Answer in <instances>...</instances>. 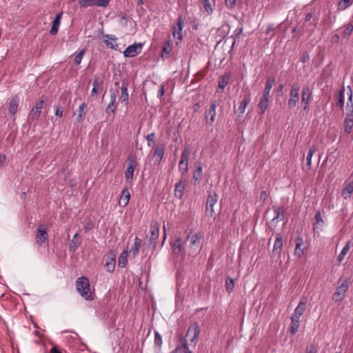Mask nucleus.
<instances>
[{"mask_svg": "<svg viewBox=\"0 0 353 353\" xmlns=\"http://www.w3.org/2000/svg\"><path fill=\"white\" fill-rule=\"evenodd\" d=\"M75 286L79 294L85 300L92 301L94 295L90 290L89 279L86 276H81L75 281Z\"/></svg>", "mask_w": 353, "mask_h": 353, "instance_id": "nucleus-1", "label": "nucleus"}, {"mask_svg": "<svg viewBox=\"0 0 353 353\" xmlns=\"http://www.w3.org/2000/svg\"><path fill=\"white\" fill-rule=\"evenodd\" d=\"M348 281L347 279L341 278L338 282V287L332 296V299L335 302L341 301L347 291L348 290Z\"/></svg>", "mask_w": 353, "mask_h": 353, "instance_id": "nucleus-2", "label": "nucleus"}, {"mask_svg": "<svg viewBox=\"0 0 353 353\" xmlns=\"http://www.w3.org/2000/svg\"><path fill=\"white\" fill-rule=\"evenodd\" d=\"M201 332L199 324L194 321L191 323L187 330L185 337H188L190 340V344L196 345L198 342L199 336Z\"/></svg>", "mask_w": 353, "mask_h": 353, "instance_id": "nucleus-3", "label": "nucleus"}, {"mask_svg": "<svg viewBox=\"0 0 353 353\" xmlns=\"http://www.w3.org/2000/svg\"><path fill=\"white\" fill-rule=\"evenodd\" d=\"M300 87L298 83H293L290 91V97L288 101V107L289 109H294L299 101Z\"/></svg>", "mask_w": 353, "mask_h": 353, "instance_id": "nucleus-4", "label": "nucleus"}, {"mask_svg": "<svg viewBox=\"0 0 353 353\" xmlns=\"http://www.w3.org/2000/svg\"><path fill=\"white\" fill-rule=\"evenodd\" d=\"M137 166V158L132 154L128 157V165L125 172V179L127 181L132 182L134 177V172Z\"/></svg>", "mask_w": 353, "mask_h": 353, "instance_id": "nucleus-5", "label": "nucleus"}, {"mask_svg": "<svg viewBox=\"0 0 353 353\" xmlns=\"http://www.w3.org/2000/svg\"><path fill=\"white\" fill-rule=\"evenodd\" d=\"M189 151L187 148H185L181 156V159L179 163V170L181 174V179H186V176L188 172V158H189Z\"/></svg>", "mask_w": 353, "mask_h": 353, "instance_id": "nucleus-6", "label": "nucleus"}, {"mask_svg": "<svg viewBox=\"0 0 353 353\" xmlns=\"http://www.w3.org/2000/svg\"><path fill=\"white\" fill-rule=\"evenodd\" d=\"M42 98H43V97H42ZM45 102L46 100H44L43 99H41L40 100L36 102L34 106L30 110L28 114V121H34L39 119L41 114V110L43 108Z\"/></svg>", "mask_w": 353, "mask_h": 353, "instance_id": "nucleus-7", "label": "nucleus"}, {"mask_svg": "<svg viewBox=\"0 0 353 353\" xmlns=\"http://www.w3.org/2000/svg\"><path fill=\"white\" fill-rule=\"evenodd\" d=\"M218 194L215 192H210L206 201L205 212L208 216L213 217L215 214L214 205L217 203Z\"/></svg>", "mask_w": 353, "mask_h": 353, "instance_id": "nucleus-8", "label": "nucleus"}, {"mask_svg": "<svg viewBox=\"0 0 353 353\" xmlns=\"http://www.w3.org/2000/svg\"><path fill=\"white\" fill-rule=\"evenodd\" d=\"M159 223L157 221H152L149 232V245L154 248L157 245V240L159 236Z\"/></svg>", "mask_w": 353, "mask_h": 353, "instance_id": "nucleus-9", "label": "nucleus"}, {"mask_svg": "<svg viewBox=\"0 0 353 353\" xmlns=\"http://www.w3.org/2000/svg\"><path fill=\"white\" fill-rule=\"evenodd\" d=\"M177 342L176 347L170 353H193L189 348L188 340L185 337L180 335Z\"/></svg>", "mask_w": 353, "mask_h": 353, "instance_id": "nucleus-10", "label": "nucleus"}, {"mask_svg": "<svg viewBox=\"0 0 353 353\" xmlns=\"http://www.w3.org/2000/svg\"><path fill=\"white\" fill-rule=\"evenodd\" d=\"M219 105L216 100L212 101L209 108L205 112V120L206 123L212 125L215 121L216 109Z\"/></svg>", "mask_w": 353, "mask_h": 353, "instance_id": "nucleus-11", "label": "nucleus"}, {"mask_svg": "<svg viewBox=\"0 0 353 353\" xmlns=\"http://www.w3.org/2000/svg\"><path fill=\"white\" fill-rule=\"evenodd\" d=\"M110 0H80L79 5L81 8H86L91 6L105 8L109 5Z\"/></svg>", "mask_w": 353, "mask_h": 353, "instance_id": "nucleus-12", "label": "nucleus"}, {"mask_svg": "<svg viewBox=\"0 0 353 353\" xmlns=\"http://www.w3.org/2000/svg\"><path fill=\"white\" fill-rule=\"evenodd\" d=\"M165 151V143H158L153 152L152 159L154 164L159 165L161 162Z\"/></svg>", "mask_w": 353, "mask_h": 353, "instance_id": "nucleus-13", "label": "nucleus"}, {"mask_svg": "<svg viewBox=\"0 0 353 353\" xmlns=\"http://www.w3.org/2000/svg\"><path fill=\"white\" fill-rule=\"evenodd\" d=\"M48 239V234L43 225H40L35 235V244L42 246Z\"/></svg>", "mask_w": 353, "mask_h": 353, "instance_id": "nucleus-14", "label": "nucleus"}, {"mask_svg": "<svg viewBox=\"0 0 353 353\" xmlns=\"http://www.w3.org/2000/svg\"><path fill=\"white\" fill-rule=\"evenodd\" d=\"M143 45L141 43H134L126 48L123 52L125 57H134L141 53Z\"/></svg>", "mask_w": 353, "mask_h": 353, "instance_id": "nucleus-15", "label": "nucleus"}, {"mask_svg": "<svg viewBox=\"0 0 353 353\" xmlns=\"http://www.w3.org/2000/svg\"><path fill=\"white\" fill-rule=\"evenodd\" d=\"M172 254L176 256L185 254V248L181 237H177L171 245Z\"/></svg>", "mask_w": 353, "mask_h": 353, "instance_id": "nucleus-16", "label": "nucleus"}, {"mask_svg": "<svg viewBox=\"0 0 353 353\" xmlns=\"http://www.w3.org/2000/svg\"><path fill=\"white\" fill-rule=\"evenodd\" d=\"M116 257L117 255L114 251L111 250L108 253L104 264V268L107 272L111 273L114 272L116 265Z\"/></svg>", "mask_w": 353, "mask_h": 353, "instance_id": "nucleus-17", "label": "nucleus"}, {"mask_svg": "<svg viewBox=\"0 0 353 353\" xmlns=\"http://www.w3.org/2000/svg\"><path fill=\"white\" fill-rule=\"evenodd\" d=\"M103 85V79L99 75H95L92 82V89L91 91V97H97L99 92L102 90Z\"/></svg>", "mask_w": 353, "mask_h": 353, "instance_id": "nucleus-18", "label": "nucleus"}, {"mask_svg": "<svg viewBox=\"0 0 353 353\" xmlns=\"http://www.w3.org/2000/svg\"><path fill=\"white\" fill-rule=\"evenodd\" d=\"M311 97L312 91L308 87L303 88L301 92V104L304 110L309 108Z\"/></svg>", "mask_w": 353, "mask_h": 353, "instance_id": "nucleus-19", "label": "nucleus"}, {"mask_svg": "<svg viewBox=\"0 0 353 353\" xmlns=\"http://www.w3.org/2000/svg\"><path fill=\"white\" fill-rule=\"evenodd\" d=\"M117 108V94L114 91L110 90V101L105 108L106 114L109 116L114 114Z\"/></svg>", "mask_w": 353, "mask_h": 353, "instance_id": "nucleus-20", "label": "nucleus"}, {"mask_svg": "<svg viewBox=\"0 0 353 353\" xmlns=\"http://www.w3.org/2000/svg\"><path fill=\"white\" fill-rule=\"evenodd\" d=\"M184 26V21L181 17L177 18L176 25L173 26L172 34L174 37H176L178 40L181 41L183 39L182 30Z\"/></svg>", "mask_w": 353, "mask_h": 353, "instance_id": "nucleus-21", "label": "nucleus"}, {"mask_svg": "<svg viewBox=\"0 0 353 353\" xmlns=\"http://www.w3.org/2000/svg\"><path fill=\"white\" fill-rule=\"evenodd\" d=\"M172 51V42L171 40H166L162 46L161 57L163 60H166L171 56Z\"/></svg>", "mask_w": 353, "mask_h": 353, "instance_id": "nucleus-22", "label": "nucleus"}, {"mask_svg": "<svg viewBox=\"0 0 353 353\" xmlns=\"http://www.w3.org/2000/svg\"><path fill=\"white\" fill-rule=\"evenodd\" d=\"M19 105V97L17 95L12 97L10 99L8 107V112L12 117L14 118L16 113L18 111Z\"/></svg>", "mask_w": 353, "mask_h": 353, "instance_id": "nucleus-23", "label": "nucleus"}, {"mask_svg": "<svg viewBox=\"0 0 353 353\" xmlns=\"http://www.w3.org/2000/svg\"><path fill=\"white\" fill-rule=\"evenodd\" d=\"M283 248V237L281 234L277 233L276 234V239L274 243V247L272 250L273 256H280Z\"/></svg>", "mask_w": 353, "mask_h": 353, "instance_id": "nucleus-24", "label": "nucleus"}, {"mask_svg": "<svg viewBox=\"0 0 353 353\" xmlns=\"http://www.w3.org/2000/svg\"><path fill=\"white\" fill-rule=\"evenodd\" d=\"M294 255L300 259L304 253L305 248L303 239L301 236H296L295 240Z\"/></svg>", "mask_w": 353, "mask_h": 353, "instance_id": "nucleus-25", "label": "nucleus"}, {"mask_svg": "<svg viewBox=\"0 0 353 353\" xmlns=\"http://www.w3.org/2000/svg\"><path fill=\"white\" fill-rule=\"evenodd\" d=\"M272 209L274 214V216L272 219V221L276 220L277 221H281L284 219V214L286 211V208H285V206L274 205L272 206Z\"/></svg>", "mask_w": 353, "mask_h": 353, "instance_id": "nucleus-26", "label": "nucleus"}, {"mask_svg": "<svg viewBox=\"0 0 353 353\" xmlns=\"http://www.w3.org/2000/svg\"><path fill=\"white\" fill-rule=\"evenodd\" d=\"M185 179L181 180L176 183L174 187V196L178 199H182L183 196V192L185 188Z\"/></svg>", "mask_w": 353, "mask_h": 353, "instance_id": "nucleus-27", "label": "nucleus"}, {"mask_svg": "<svg viewBox=\"0 0 353 353\" xmlns=\"http://www.w3.org/2000/svg\"><path fill=\"white\" fill-rule=\"evenodd\" d=\"M195 170L193 172V180L194 181V183L197 182H200L202 178L203 173V165L201 162L197 161L194 164Z\"/></svg>", "mask_w": 353, "mask_h": 353, "instance_id": "nucleus-28", "label": "nucleus"}, {"mask_svg": "<svg viewBox=\"0 0 353 353\" xmlns=\"http://www.w3.org/2000/svg\"><path fill=\"white\" fill-rule=\"evenodd\" d=\"M62 14H63V12H60V13L57 14L55 16V18L54 19V20L52 21V27L50 30V33L51 35H55L57 34L59 28L60 26Z\"/></svg>", "mask_w": 353, "mask_h": 353, "instance_id": "nucleus-29", "label": "nucleus"}, {"mask_svg": "<svg viewBox=\"0 0 353 353\" xmlns=\"http://www.w3.org/2000/svg\"><path fill=\"white\" fill-rule=\"evenodd\" d=\"M200 239L201 235H199L198 233L190 232L186 237V241H190V246L195 247L196 248L199 245Z\"/></svg>", "mask_w": 353, "mask_h": 353, "instance_id": "nucleus-30", "label": "nucleus"}, {"mask_svg": "<svg viewBox=\"0 0 353 353\" xmlns=\"http://www.w3.org/2000/svg\"><path fill=\"white\" fill-rule=\"evenodd\" d=\"M350 93L349 99L345 106V114L346 117H353V103H352V91L350 86H348Z\"/></svg>", "mask_w": 353, "mask_h": 353, "instance_id": "nucleus-31", "label": "nucleus"}, {"mask_svg": "<svg viewBox=\"0 0 353 353\" xmlns=\"http://www.w3.org/2000/svg\"><path fill=\"white\" fill-rule=\"evenodd\" d=\"M128 86V83L127 81L122 82V85L121 87V96L119 97V101H121V102L125 103H127L129 101Z\"/></svg>", "mask_w": 353, "mask_h": 353, "instance_id": "nucleus-32", "label": "nucleus"}, {"mask_svg": "<svg viewBox=\"0 0 353 353\" xmlns=\"http://www.w3.org/2000/svg\"><path fill=\"white\" fill-rule=\"evenodd\" d=\"M130 193L128 188H125L121 192V194L120 196L119 205L121 207H125L130 201Z\"/></svg>", "mask_w": 353, "mask_h": 353, "instance_id": "nucleus-33", "label": "nucleus"}, {"mask_svg": "<svg viewBox=\"0 0 353 353\" xmlns=\"http://www.w3.org/2000/svg\"><path fill=\"white\" fill-rule=\"evenodd\" d=\"M141 244L142 240L139 237L136 236L134 239V244L130 250V253L132 255L134 258L138 255L139 250L141 247Z\"/></svg>", "mask_w": 353, "mask_h": 353, "instance_id": "nucleus-34", "label": "nucleus"}, {"mask_svg": "<svg viewBox=\"0 0 353 353\" xmlns=\"http://www.w3.org/2000/svg\"><path fill=\"white\" fill-rule=\"evenodd\" d=\"M344 94H345V88H341L338 94L335 98L334 105L337 107H339L341 110L343 108L344 106Z\"/></svg>", "mask_w": 353, "mask_h": 353, "instance_id": "nucleus-35", "label": "nucleus"}, {"mask_svg": "<svg viewBox=\"0 0 353 353\" xmlns=\"http://www.w3.org/2000/svg\"><path fill=\"white\" fill-rule=\"evenodd\" d=\"M104 37L110 39L104 41L106 46L110 49L117 50L118 45L116 43V41L117 38L113 34H105Z\"/></svg>", "mask_w": 353, "mask_h": 353, "instance_id": "nucleus-36", "label": "nucleus"}, {"mask_svg": "<svg viewBox=\"0 0 353 353\" xmlns=\"http://www.w3.org/2000/svg\"><path fill=\"white\" fill-rule=\"evenodd\" d=\"M305 303L303 301H300L297 307L295 308L294 313L292 315V318L299 319L300 317L303 315L304 311L305 310Z\"/></svg>", "mask_w": 353, "mask_h": 353, "instance_id": "nucleus-37", "label": "nucleus"}, {"mask_svg": "<svg viewBox=\"0 0 353 353\" xmlns=\"http://www.w3.org/2000/svg\"><path fill=\"white\" fill-rule=\"evenodd\" d=\"M87 104L86 103L83 102L82 103L78 110H77V121L78 123H81L83 121L84 119H85V114H86V108H87Z\"/></svg>", "mask_w": 353, "mask_h": 353, "instance_id": "nucleus-38", "label": "nucleus"}, {"mask_svg": "<svg viewBox=\"0 0 353 353\" xmlns=\"http://www.w3.org/2000/svg\"><path fill=\"white\" fill-rule=\"evenodd\" d=\"M269 97L263 96L258 104L257 111L259 114H263L267 110Z\"/></svg>", "mask_w": 353, "mask_h": 353, "instance_id": "nucleus-39", "label": "nucleus"}, {"mask_svg": "<svg viewBox=\"0 0 353 353\" xmlns=\"http://www.w3.org/2000/svg\"><path fill=\"white\" fill-rule=\"evenodd\" d=\"M275 83V79L273 77H268L265 81V86L263 92V96L270 97V92L273 85Z\"/></svg>", "mask_w": 353, "mask_h": 353, "instance_id": "nucleus-40", "label": "nucleus"}, {"mask_svg": "<svg viewBox=\"0 0 353 353\" xmlns=\"http://www.w3.org/2000/svg\"><path fill=\"white\" fill-rule=\"evenodd\" d=\"M353 192V181L345 183V188L341 192V195L345 199L350 198Z\"/></svg>", "mask_w": 353, "mask_h": 353, "instance_id": "nucleus-41", "label": "nucleus"}, {"mask_svg": "<svg viewBox=\"0 0 353 353\" xmlns=\"http://www.w3.org/2000/svg\"><path fill=\"white\" fill-rule=\"evenodd\" d=\"M231 78V74L229 72L224 73L218 81L219 88L223 90L226 85L229 83V81Z\"/></svg>", "mask_w": 353, "mask_h": 353, "instance_id": "nucleus-42", "label": "nucleus"}, {"mask_svg": "<svg viewBox=\"0 0 353 353\" xmlns=\"http://www.w3.org/2000/svg\"><path fill=\"white\" fill-rule=\"evenodd\" d=\"M352 242L351 241H348L345 246L343 248L341 252H340L339 255L338 256V261L339 263H341V261L344 259L345 256L347 254V253L350 251L351 248V245Z\"/></svg>", "mask_w": 353, "mask_h": 353, "instance_id": "nucleus-43", "label": "nucleus"}, {"mask_svg": "<svg viewBox=\"0 0 353 353\" xmlns=\"http://www.w3.org/2000/svg\"><path fill=\"white\" fill-rule=\"evenodd\" d=\"M251 98L250 94H245L243 97V101L241 102L240 105L239 107L238 110L239 111L240 114H242L245 112V108L248 106V105L250 103Z\"/></svg>", "mask_w": 353, "mask_h": 353, "instance_id": "nucleus-44", "label": "nucleus"}, {"mask_svg": "<svg viewBox=\"0 0 353 353\" xmlns=\"http://www.w3.org/2000/svg\"><path fill=\"white\" fill-rule=\"evenodd\" d=\"M344 132L346 134H350L353 131V117H346L344 121Z\"/></svg>", "mask_w": 353, "mask_h": 353, "instance_id": "nucleus-45", "label": "nucleus"}, {"mask_svg": "<svg viewBox=\"0 0 353 353\" xmlns=\"http://www.w3.org/2000/svg\"><path fill=\"white\" fill-rule=\"evenodd\" d=\"M80 236H79L78 233H76L71 240V242L69 245V250L70 251H76V250L78 248L79 245L81 243V241H79Z\"/></svg>", "mask_w": 353, "mask_h": 353, "instance_id": "nucleus-46", "label": "nucleus"}, {"mask_svg": "<svg viewBox=\"0 0 353 353\" xmlns=\"http://www.w3.org/2000/svg\"><path fill=\"white\" fill-rule=\"evenodd\" d=\"M353 4V0H340L337 5L339 11L345 10L346 8Z\"/></svg>", "mask_w": 353, "mask_h": 353, "instance_id": "nucleus-47", "label": "nucleus"}, {"mask_svg": "<svg viewBox=\"0 0 353 353\" xmlns=\"http://www.w3.org/2000/svg\"><path fill=\"white\" fill-rule=\"evenodd\" d=\"M299 319H294L291 317V323L289 328L290 332L292 334H294L299 330Z\"/></svg>", "mask_w": 353, "mask_h": 353, "instance_id": "nucleus-48", "label": "nucleus"}, {"mask_svg": "<svg viewBox=\"0 0 353 353\" xmlns=\"http://www.w3.org/2000/svg\"><path fill=\"white\" fill-rule=\"evenodd\" d=\"M316 152V147L314 145L311 146L309 148L307 157H306V165L308 169L311 168L312 165V158L313 157L314 153Z\"/></svg>", "mask_w": 353, "mask_h": 353, "instance_id": "nucleus-49", "label": "nucleus"}, {"mask_svg": "<svg viewBox=\"0 0 353 353\" xmlns=\"http://www.w3.org/2000/svg\"><path fill=\"white\" fill-rule=\"evenodd\" d=\"M128 263V252L124 250L121 254L118 260V265L120 268H124Z\"/></svg>", "mask_w": 353, "mask_h": 353, "instance_id": "nucleus-50", "label": "nucleus"}, {"mask_svg": "<svg viewBox=\"0 0 353 353\" xmlns=\"http://www.w3.org/2000/svg\"><path fill=\"white\" fill-rule=\"evenodd\" d=\"M86 51H87L86 48H84L81 49L78 52V53L76 54V56L74 59V64H75L76 65H79L81 63Z\"/></svg>", "mask_w": 353, "mask_h": 353, "instance_id": "nucleus-51", "label": "nucleus"}, {"mask_svg": "<svg viewBox=\"0 0 353 353\" xmlns=\"http://www.w3.org/2000/svg\"><path fill=\"white\" fill-rule=\"evenodd\" d=\"M203 8L208 15L213 13L214 9L210 0H202Z\"/></svg>", "mask_w": 353, "mask_h": 353, "instance_id": "nucleus-52", "label": "nucleus"}, {"mask_svg": "<svg viewBox=\"0 0 353 353\" xmlns=\"http://www.w3.org/2000/svg\"><path fill=\"white\" fill-rule=\"evenodd\" d=\"M234 288V281L233 279L228 276L225 280V289L228 293H231Z\"/></svg>", "mask_w": 353, "mask_h": 353, "instance_id": "nucleus-53", "label": "nucleus"}, {"mask_svg": "<svg viewBox=\"0 0 353 353\" xmlns=\"http://www.w3.org/2000/svg\"><path fill=\"white\" fill-rule=\"evenodd\" d=\"M146 140L148 141V145L149 147L154 146V139H155V133L152 132L146 136Z\"/></svg>", "mask_w": 353, "mask_h": 353, "instance_id": "nucleus-54", "label": "nucleus"}, {"mask_svg": "<svg viewBox=\"0 0 353 353\" xmlns=\"http://www.w3.org/2000/svg\"><path fill=\"white\" fill-rule=\"evenodd\" d=\"M154 344L158 346V347H161V345H162V338H161V334L155 331L154 332Z\"/></svg>", "mask_w": 353, "mask_h": 353, "instance_id": "nucleus-55", "label": "nucleus"}, {"mask_svg": "<svg viewBox=\"0 0 353 353\" xmlns=\"http://www.w3.org/2000/svg\"><path fill=\"white\" fill-rule=\"evenodd\" d=\"M315 221H316V224H318L321 226L323 225V218L321 216V214L319 211L316 212V214H315Z\"/></svg>", "mask_w": 353, "mask_h": 353, "instance_id": "nucleus-56", "label": "nucleus"}, {"mask_svg": "<svg viewBox=\"0 0 353 353\" xmlns=\"http://www.w3.org/2000/svg\"><path fill=\"white\" fill-rule=\"evenodd\" d=\"M93 226H94V224H93L92 221L91 220H89L85 223V225L83 226V230L85 232H88L93 228Z\"/></svg>", "mask_w": 353, "mask_h": 353, "instance_id": "nucleus-57", "label": "nucleus"}, {"mask_svg": "<svg viewBox=\"0 0 353 353\" xmlns=\"http://www.w3.org/2000/svg\"><path fill=\"white\" fill-rule=\"evenodd\" d=\"M243 32V28H236L234 31V33L231 36V38L233 39V40H236L239 36L241 34V33Z\"/></svg>", "mask_w": 353, "mask_h": 353, "instance_id": "nucleus-58", "label": "nucleus"}, {"mask_svg": "<svg viewBox=\"0 0 353 353\" xmlns=\"http://www.w3.org/2000/svg\"><path fill=\"white\" fill-rule=\"evenodd\" d=\"M164 94H165V85H164V83H162L159 89L157 97L159 99H162L163 97L164 96Z\"/></svg>", "mask_w": 353, "mask_h": 353, "instance_id": "nucleus-59", "label": "nucleus"}, {"mask_svg": "<svg viewBox=\"0 0 353 353\" xmlns=\"http://www.w3.org/2000/svg\"><path fill=\"white\" fill-rule=\"evenodd\" d=\"M225 4L228 8L232 9L236 5V0H225Z\"/></svg>", "mask_w": 353, "mask_h": 353, "instance_id": "nucleus-60", "label": "nucleus"}, {"mask_svg": "<svg viewBox=\"0 0 353 353\" xmlns=\"http://www.w3.org/2000/svg\"><path fill=\"white\" fill-rule=\"evenodd\" d=\"M310 59V55L307 52H304L301 57L300 61L302 63H305Z\"/></svg>", "mask_w": 353, "mask_h": 353, "instance_id": "nucleus-61", "label": "nucleus"}, {"mask_svg": "<svg viewBox=\"0 0 353 353\" xmlns=\"http://www.w3.org/2000/svg\"><path fill=\"white\" fill-rule=\"evenodd\" d=\"M55 108H56L55 115L59 117H61L63 116V110L62 107L57 105L55 107Z\"/></svg>", "mask_w": 353, "mask_h": 353, "instance_id": "nucleus-62", "label": "nucleus"}, {"mask_svg": "<svg viewBox=\"0 0 353 353\" xmlns=\"http://www.w3.org/2000/svg\"><path fill=\"white\" fill-rule=\"evenodd\" d=\"M353 30V25H348L344 30L343 32L345 35H350Z\"/></svg>", "mask_w": 353, "mask_h": 353, "instance_id": "nucleus-63", "label": "nucleus"}, {"mask_svg": "<svg viewBox=\"0 0 353 353\" xmlns=\"http://www.w3.org/2000/svg\"><path fill=\"white\" fill-rule=\"evenodd\" d=\"M316 348L314 345L307 347L305 353H316Z\"/></svg>", "mask_w": 353, "mask_h": 353, "instance_id": "nucleus-64", "label": "nucleus"}]
</instances>
